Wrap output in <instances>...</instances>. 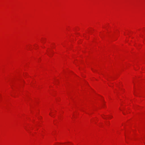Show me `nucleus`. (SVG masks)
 Here are the masks:
<instances>
[{
  "label": "nucleus",
  "instance_id": "obj_1",
  "mask_svg": "<svg viewBox=\"0 0 145 145\" xmlns=\"http://www.w3.org/2000/svg\"><path fill=\"white\" fill-rule=\"evenodd\" d=\"M56 112V111L54 110H52L50 113L49 115L51 117H53Z\"/></svg>",
  "mask_w": 145,
  "mask_h": 145
}]
</instances>
